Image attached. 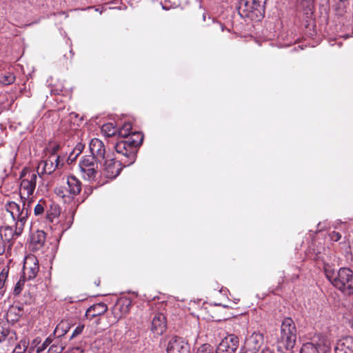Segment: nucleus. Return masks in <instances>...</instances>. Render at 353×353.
Segmentation results:
<instances>
[{"instance_id": "obj_40", "label": "nucleus", "mask_w": 353, "mask_h": 353, "mask_svg": "<svg viewBox=\"0 0 353 353\" xmlns=\"http://www.w3.org/2000/svg\"><path fill=\"white\" fill-rule=\"evenodd\" d=\"M95 11L99 12V13L101 14L103 12V8H95Z\"/></svg>"}, {"instance_id": "obj_27", "label": "nucleus", "mask_w": 353, "mask_h": 353, "mask_svg": "<svg viewBox=\"0 0 353 353\" xmlns=\"http://www.w3.org/2000/svg\"><path fill=\"white\" fill-rule=\"evenodd\" d=\"M28 280L27 278H24V276L22 275L20 278V279L18 281V282L16 283L14 288V295H19L23 287H24V284H25V281Z\"/></svg>"}, {"instance_id": "obj_33", "label": "nucleus", "mask_w": 353, "mask_h": 353, "mask_svg": "<svg viewBox=\"0 0 353 353\" xmlns=\"http://www.w3.org/2000/svg\"><path fill=\"white\" fill-rule=\"evenodd\" d=\"M8 245L3 241L2 236L0 234V255L5 253L6 250H9Z\"/></svg>"}, {"instance_id": "obj_9", "label": "nucleus", "mask_w": 353, "mask_h": 353, "mask_svg": "<svg viewBox=\"0 0 353 353\" xmlns=\"http://www.w3.org/2000/svg\"><path fill=\"white\" fill-rule=\"evenodd\" d=\"M263 342V335L254 332L248 336L242 347V353H256Z\"/></svg>"}, {"instance_id": "obj_13", "label": "nucleus", "mask_w": 353, "mask_h": 353, "mask_svg": "<svg viewBox=\"0 0 353 353\" xmlns=\"http://www.w3.org/2000/svg\"><path fill=\"white\" fill-rule=\"evenodd\" d=\"M123 164L121 161H116L114 159H108L104 162V174L107 178L114 179L122 170L121 165Z\"/></svg>"}, {"instance_id": "obj_2", "label": "nucleus", "mask_w": 353, "mask_h": 353, "mask_svg": "<svg viewBox=\"0 0 353 353\" xmlns=\"http://www.w3.org/2000/svg\"><path fill=\"white\" fill-rule=\"evenodd\" d=\"M296 341V328L291 318H285L281 325V334L277 339L278 349L281 351H290Z\"/></svg>"}, {"instance_id": "obj_39", "label": "nucleus", "mask_w": 353, "mask_h": 353, "mask_svg": "<svg viewBox=\"0 0 353 353\" xmlns=\"http://www.w3.org/2000/svg\"><path fill=\"white\" fill-rule=\"evenodd\" d=\"M126 302H127V303L125 304V308L124 312H127L128 311V305H129V303L127 301H126Z\"/></svg>"}, {"instance_id": "obj_19", "label": "nucleus", "mask_w": 353, "mask_h": 353, "mask_svg": "<svg viewBox=\"0 0 353 353\" xmlns=\"http://www.w3.org/2000/svg\"><path fill=\"white\" fill-rule=\"evenodd\" d=\"M108 310L106 304L104 303H99L90 306L85 312L87 319H92L93 318L103 314Z\"/></svg>"}, {"instance_id": "obj_41", "label": "nucleus", "mask_w": 353, "mask_h": 353, "mask_svg": "<svg viewBox=\"0 0 353 353\" xmlns=\"http://www.w3.org/2000/svg\"><path fill=\"white\" fill-rule=\"evenodd\" d=\"M261 353H272L270 350H263Z\"/></svg>"}, {"instance_id": "obj_30", "label": "nucleus", "mask_w": 353, "mask_h": 353, "mask_svg": "<svg viewBox=\"0 0 353 353\" xmlns=\"http://www.w3.org/2000/svg\"><path fill=\"white\" fill-rule=\"evenodd\" d=\"M196 353H214V348L210 344H203L201 345Z\"/></svg>"}, {"instance_id": "obj_38", "label": "nucleus", "mask_w": 353, "mask_h": 353, "mask_svg": "<svg viewBox=\"0 0 353 353\" xmlns=\"http://www.w3.org/2000/svg\"><path fill=\"white\" fill-rule=\"evenodd\" d=\"M136 133H139L138 132H136ZM134 134L135 132L132 133L131 136H129L128 138H127V140H132V139H135V140H138L139 138H137V136H134Z\"/></svg>"}, {"instance_id": "obj_23", "label": "nucleus", "mask_w": 353, "mask_h": 353, "mask_svg": "<svg viewBox=\"0 0 353 353\" xmlns=\"http://www.w3.org/2000/svg\"><path fill=\"white\" fill-rule=\"evenodd\" d=\"M300 353H319L318 345L312 343H307L303 344Z\"/></svg>"}, {"instance_id": "obj_31", "label": "nucleus", "mask_w": 353, "mask_h": 353, "mask_svg": "<svg viewBox=\"0 0 353 353\" xmlns=\"http://www.w3.org/2000/svg\"><path fill=\"white\" fill-rule=\"evenodd\" d=\"M21 200L23 203L22 208H24V210H27L28 216L31 212V204L32 203V199L29 197L28 199H23Z\"/></svg>"}, {"instance_id": "obj_17", "label": "nucleus", "mask_w": 353, "mask_h": 353, "mask_svg": "<svg viewBox=\"0 0 353 353\" xmlns=\"http://www.w3.org/2000/svg\"><path fill=\"white\" fill-rule=\"evenodd\" d=\"M0 234L2 236L3 241L8 245V249H11L13 245V239L14 236H19L21 234L17 233V225L15 230L9 226L3 227L0 229Z\"/></svg>"}, {"instance_id": "obj_3", "label": "nucleus", "mask_w": 353, "mask_h": 353, "mask_svg": "<svg viewBox=\"0 0 353 353\" xmlns=\"http://www.w3.org/2000/svg\"><path fill=\"white\" fill-rule=\"evenodd\" d=\"M134 136L139 138L138 140H122L118 141L114 148L117 153L122 154L125 159H121L123 166L132 165L136 159V148L142 144L143 136L141 133H135Z\"/></svg>"}, {"instance_id": "obj_42", "label": "nucleus", "mask_w": 353, "mask_h": 353, "mask_svg": "<svg viewBox=\"0 0 353 353\" xmlns=\"http://www.w3.org/2000/svg\"><path fill=\"white\" fill-rule=\"evenodd\" d=\"M219 26H220V27H221V30H222V31H223V30H224V26H223V24H221V23H220V24H219Z\"/></svg>"}, {"instance_id": "obj_16", "label": "nucleus", "mask_w": 353, "mask_h": 353, "mask_svg": "<svg viewBox=\"0 0 353 353\" xmlns=\"http://www.w3.org/2000/svg\"><path fill=\"white\" fill-rule=\"evenodd\" d=\"M334 351L335 353H353V337L345 336L338 340Z\"/></svg>"}, {"instance_id": "obj_28", "label": "nucleus", "mask_w": 353, "mask_h": 353, "mask_svg": "<svg viewBox=\"0 0 353 353\" xmlns=\"http://www.w3.org/2000/svg\"><path fill=\"white\" fill-rule=\"evenodd\" d=\"M54 339V336L52 335V334H50L41 345L37 347V352L40 353L43 352L44 350H46L47 347L52 343Z\"/></svg>"}, {"instance_id": "obj_21", "label": "nucleus", "mask_w": 353, "mask_h": 353, "mask_svg": "<svg viewBox=\"0 0 353 353\" xmlns=\"http://www.w3.org/2000/svg\"><path fill=\"white\" fill-rule=\"evenodd\" d=\"M101 131L106 137L114 136L118 132V130L112 123L103 125L101 127Z\"/></svg>"}, {"instance_id": "obj_7", "label": "nucleus", "mask_w": 353, "mask_h": 353, "mask_svg": "<svg viewBox=\"0 0 353 353\" xmlns=\"http://www.w3.org/2000/svg\"><path fill=\"white\" fill-rule=\"evenodd\" d=\"M66 187H59L55 189V193L62 198L66 196L74 198L78 195L82 188L81 182L76 176L71 175L67 177Z\"/></svg>"}, {"instance_id": "obj_11", "label": "nucleus", "mask_w": 353, "mask_h": 353, "mask_svg": "<svg viewBox=\"0 0 353 353\" xmlns=\"http://www.w3.org/2000/svg\"><path fill=\"white\" fill-rule=\"evenodd\" d=\"M39 271V265L37 257L34 255L27 256L23 263V275L24 278H27L28 280L34 279Z\"/></svg>"}, {"instance_id": "obj_37", "label": "nucleus", "mask_w": 353, "mask_h": 353, "mask_svg": "<svg viewBox=\"0 0 353 353\" xmlns=\"http://www.w3.org/2000/svg\"><path fill=\"white\" fill-rule=\"evenodd\" d=\"M43 205L40 202L37 203L34 208V212L35 215H40L43 214Z\"/></svg>"}, {"instance_id": "obj_26", "label": "nucleus", "mask_w": 353, "mask_h": 353, "mask_svg": "<svg viewBox=\"0 0 353 353\" xmlns=\"http://www.w3.org/2000/svg\"><path fill=\"white\" fill-rule=\"evenodd\" d=\"M132 128L131 124L130 123H125L123 127L118 130L119 136L123 137V138H128L131 132L130 130Z\"/></svg>"}, {"instance_id": "obj_15", "label": "nucleus", "mask_w": 353, "mask_h": 353, "mask_svg": "<svg viewBox=\"0 0 353 353\" xmlns=\"http://www.w3.org/2000/svg\"><path fill=\"white\" fill-rule=\"evenodd\" d=\"M166 319L161 313H157L152 319L151 330L155 334L161 335L165 330Z\"/></svg>"}, {"instance_id": "obj_25", "label": "nucleus", "mask_w": 353, "mask_h": 353, "mask_svg": "<svg viewBox=\"0 0 353 353\" xmlns=\"http://www.w3.org/2000/svg\"><path fill=\"white\" fill-rule=\"evenodd\" d=\"M10 333L9 325L4 321L0 322V342L3 341Z\"/></svg>"}, {"instance_id": "obj_12", "label": "nucleus", "mask_w": 353, "mask_h": 353, "mask_svg": "<svg viewBox=\"0 0 353 353\" xmlns=\"http://www.w3.org/2000/svg\"><path fill=\"white\" fill-rule=\"evenodd\" d=\"M167 352L168 353H189L190 345L183 338L174 336L168 344Z\"/></svg>"}, {"instance_id": "obj_29", "label": "nucleus", "mask_w": 353, "mask_h": 353, "mask_svg": "<svg viewBox=\"0 0 353 353\" xmlns=\"http://www.w3.org/2000/svg\"><path fill=\"white\" fill-rule=\"evenodd\" d=\"M65 325V323H59L55 328L54 332L52 333V335L55 337L56 335H57L58 337H60L61 336L65 335L68 330L64 329V326Z\"/></svg>"}, {"instance_id": "obj_22", "label": "nucleus", "mask_w": 353, "mask_h": 353, "mask_svg": "<svg viewBox=\"0 0 353 353\" xmlns=\"http://www.w3.org/2000/svg\"><path fill=\"white\" fill-rule=\"evenodd\" d=\"M84 148V145L79 143L76 147L73 149L72 152L70 154L68 161H70V163L73 162L77 157L82 152Z\"/></svg>"}, {"instance_id": "obj_10", "label": "nucleus", "mask_w": 353, "mask_h": 353, "mask_svg": "<svg viewBox=\"0 0 353 353\" xmlns=\"http://www.w3.org/2000/svg\"><path fill=\"white\" fill-rule=\"evenodd\" d=\"M239 346V338L234 334H229L218 345L215 353H234Z\"/></svg>"}, {"instance_id": "obj_6", "label": "nucleus", "mask_w": 353, "mask_h": 353, "mask_svg": "<svg viewBox=\"0 0 353 353\" xmlns=\"http://www.w3.org/2000/svg\"><path fill=\"white\" fill-rule=\"evenodd\" d=\"M263 6L256 0H241L239 6V13L243 17L251 19L262 16Z\"/></svg>"}, {"instance_id": "obj_43", "label": "nucleus", "mask_w": 353, "mask_h": 353, "mask_svg": "<svg viewBox=\"0 0 353 353\" xmlns=\"http://www.w3.org/2000/svg\"><path fill=\"white\" fill-rule=\"evenodd\" d=\"M41 165H43V163H41L39 165V167H37V169H39V167H40Z\"/></svg>"}, {"instance_id": "obj_14", "label": "nucleus", "mask_w": 353, "mask_h": 353, "mask_svg": "<svg viewBox=\"0 0 353 353\" xmlns=\"http://www.w3.org/2000/svg\"><path fill=\"white\" fill-rule=\"evenodd\" d=\"M90 151L92 154L90 157H94L96 159H104L105 148L103 143L97 138L91 139L89 144Z\"/></svg>"}, {"instance_id": "obj_44", "label": "nucleus", "mask_w": 353, "mask_h": 353, "mask_svg": "<svg viewBox=\"0 0 353 353\" xmlns=\"http://www.w3.org/2000/svg\"><path fill=\"white\" fill-rule=\"evenodd\" d=\"M20 348V345L16 347V349Z\"/></svg>"}, {"instance_id": "obj_1", "label": "nucleus", "mask_w": 353, "mask_h": 353, "mask_svg": "<svg viewBox=\"0 0 353 353\" xmlns=\"http://www.w3.org/2000/svg\"><path fill=\"white\" fill-rule=\"evenodd\" d=\"M326 278L336 288L345 294L353 295V271L347 268L338 270L327 268L325 269Z\"/></svg>"}, {"instance_id": "obj_36", "label": "nucleus", "mask_w": 353, "mask_h": 353, "mask_svg": "<svg viewBox=\"0 0 353 353\" xmlns=\"http://www.w3.org/2000/svg\"><path fill=\"white\" fill-rule=\"evenodd\" d=\"M60 149V145L59 144L54 143L49 147V150L50 151V156H58L57 154L58 150Z\"/></svg>"}, {"instance_id": "obj_45", "label": "nucleus", "mask_w": 353, "mask_h": 353, "mask_svg": "<svg viewBox=\"0 0 353 353\" xmlns=\"http://www.w3.org/2000/svg\"><path fill=\"white\" fill-rule=\"evenodd\" d=\"M266 0H264V3L265 2ZM260 2L261 1V0L259 1Z\"/></svg>"}, {"instance_id": "obj_34", "label": "nucleus", "mask_w": 353, "mask_h": 353, "mask_svg": "<svg viewBox=\"0 0 353 353\" xmlns=\"http://www.w3.org/2000/svg\"><path fill=\"white\" fill-rule=\"evenodd\" d=\"M331 241L336 242L341 239V234L339 232L332 231L329 234Z\"/></svg>"}, {"instance_id": "obj_24", "label": "nucleus", "mask_w": 353, "mask_h": 353, "mask_svg": "<svg viewBox=\"0 0 353 353\" xmlns=\"http://www.w3.org/2000/svg\"><path fill=\"white\" fill-rule=\"evenodd\" d=\"M15 81V76L11 72H6L0 77V83L4 85L13 83Z\"/></svg>"}, {"instance_id": "obj_32", "label": "nucleus", "mask_w": 353, "mask_h": 353, "mask_svg": "<svg viewBox=\"0 0 353 353\" xmlns=\"http://www.w3.org/2000/svg\"><path fill=\"white\" fill-rule=\"evenodd\" d=\"M8 274V270L7 268H3L2 271L0 272V290L3 289L4 287L6 281L7 279Z\"/></svg>"}, {"instance_id": "obj_5", "label": "nucleus", "mask_w": 353, "mask_h": 353, "mask_svg": "<svg viewBox=\"0 0 353 353\" xmlns=\"http://www.w3.org/2000/svg\"><path fill=\"white\" fill-rule=\"evenodd\" d=\"M6 210L10 213L14 221H16L17 233L21 234L28 219V211L14 201L6 204Z\"/></svg>"}, {"instance_id": "obj_8", "label": "nucleus", "mask_w": 353, "mask_h": 353, "mask_svg": "<svg viewBox=\"0 0 353 353\" xmlns=\"http://www.w3.org/2000/svg\"><path fill=\"white\" fill-rule=\"evenodd\" d=\"M81 171L85 179L91 181L96 178L98 173V163L94 157L85 156L79 163Z\"/></svg>"}, {"instance_id": "obj_18", "label": "nucleus", "mask_w": 353, "mask_h": 353, "mask_svg": "<svg viewBox=\"0 0 353 353\" xmlns=\"http://www.w3.org/2000/svg\"><path fill=\"white\" fill-rule=\"evenodd\" d=\"M59 156H50L48 159L42 162L43 172L48 174L52 173L59 166Z\"/></svg>"}, {"instance_id": "obj_20", "label": "nucleus", "mask_w": 353, "mask_h": 353, "mask_svg": "<svg viewBox=\"0 0 353 353\" xmlns=\"http://www.w3.org/2000/svg\"><path fill=\"white\" fill-rule=\"evenodd\" d=\"M46 241V233L43 231H38L35 235L32 237V243L36 249L41 248Z\"/></svg>"}, {"instance_id": "obj_4", "label": "nucleus", "mask_w": 353, "mask_h": 353, "mask_svg": "<svg viewBox=\"0 0 353 353\" xmlns=\"http://www.w3.org/2000/svg\"><path fill=\"white\" fill-rule=\"evenodd\" d=\"M38 171L24 168L20 174V197L21 199H28L32 196L37 183Z\"/></svg>"}, {"instance_id": "obj_35", "label": "nucleus", "mask_w": 353, "mask_h": 353, "mask_svg": "<svg viewBox=\"0 0 353 353\" xmlns=\"http://www.w3.org/2000/svg\"><path fill=\"white\" fill-rule=\"evenodd\" d=\"M84 325H79L73 331L72 336H70V339H73L76 337L77 336L81 334L83 330Z\"/></svg>"}]
</instances>
